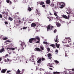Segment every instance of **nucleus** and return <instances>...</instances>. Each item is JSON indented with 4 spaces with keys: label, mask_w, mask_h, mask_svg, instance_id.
<instances>
[{
    "label": "nucleus",
    "mask_w": 74,
    "mask_h": 74,
    "mask_svg": "<svg viewBox=\"0 0 74 74\" xmlns=\"http://www.w3.org/2000/svg\"><path fill=\"white\" fill-rule=\"evenodd\" d=\"M28 10L30 12L32 10V8L29 7V6L28 7Z\"/></svg>",
    "instance_id": "nucleus-28"
},
{
    "label": "nucleus",
    "mask_w": 74,
    "mask_h": 74,
    "mask_svg": "<svg viewBox=\"0 0 74 74\" xmlns=\"http://www.w3.org/2000/svg\"><path fill=\"white\" fill-rule=\"evenodd\" d=\"M55 62L56 63H57V64H59V62L58 61V60H55Z\"/></svg>",
    "instance_id": "nucleus-24"
},
{
    "label": "nucleus",
    "mask_w": 74,
    "mask_h": 74,
    "mask_svg": "<svg viewBox=\"0 0 74 74\" xmlns=\"http://www.w3.org/2000/svg\"><path fill=\"white\" fill-rule=\"evenodd\" d=\"M51 5L52 6H54V3H51Z\"/></svg>",
    "instance_id": "nucleus-48"
},
{
    "label": "nucleus",
    "mask_w": 74,
    "mask_h": 74,
    "mask_svg": "<svg viewBox=\"0 0 74 74\" xmlns=\"http://www.w3.org/2000/svg\"><path fill=\"white\" fill-rule=\"evenodd\" d=\"M40 47L41 49H42V50H43L44 48H43V47H42V46H41V47Z\"/></svg>",
    "instance_id": "nucleus-38"
},
{
    "label": "nucleus",
    "mask_w": 74,
    "mask_h": 74,
    "mask_svg": "<svg viewBox=\"0 0 74 74\" xmlns=\"http://www.w3.org/2000/svg\"><path fill=\"white\" fill-rule=\"evenodd\" d=\"M10 0H6V2H7V3H10Z\"/></svg>",
    "instance_id": "nucleus-36"
},
{
    "label": "nucleus",
    "mask_w": 74,
    "mask_h": 74,
    "mask_svg": "<svg viewBox=\"0 0 74 74\" xmlns=\"http://www.w3.org/2000/svg\"><path fill=\"white\" fill-rule=\"evenodd\" d=\"M38 9H36V12H37V14H38L39 16H40V13L39 12H38Z\"/></svg>",
    "instance_id": "nucleus-22"
},
{
    "label": "nucleus",
    "mask_w": 74,
    "mask_h": 74,
    "mask_svg": "<svg viewBox=\"0 0 74 74\" xmlns=\"http://www.w3.org/2000/svg\"><path fill=\"white\" fill-rule=\"evenodd\" d=\"M8 39V38L5 37V38H3V40H6L7 39Z\"/></svg>",
    "instance_id": "nucleus-35"
},
{
    "label": "nucleus",
    "mask_w": 74,
    "mask_h": 74,
    "mask_svg": "<svg viewBox=\"0 0 74 74\" xmlns=\"http://www.w3.org/2000/svg\"><path fill=\"white\" fill-rule=\"evenodd\" d=\"M56 18H57L58 19H60V17L59 16H58V15L56 17Z\"/></svg>",
    "instance_id": "nucleus-31"
},
{
    "label": "nucleus",
    "mask_w": 74,
    "mask_h": 74,
    "mask_svg": "<svg viewBox=\"0 0 74 74\" xmlns=\"http://www.w3.org/2000/svg\"><path fill=\"white\" fill-rule=\"evenodd\" d=\"M5 62H6V61H7L6 60H5Z\"/></svg>",
    "instance_id": "nucleus-64"
},
{
    "label": "nucleus",
    "mask_w": 74,
    "mask_h": 74,
    "mask_svg": "<svg viewBox=\"0 0 74 74\" xmlns=\"http://www.w3.org/2000/svg\"><path fill=\"white\" fill-rule=\"evenodd\" d=\"M72 71H74V68L72 69Z\"/></svg>",
    "instance_id": "nucleus-61"
},
{
    "label": "nucleus",
    "mask_w": 74,
    "mask_h": 74,
    "mask_svg": "<svg viewBox=\"0 0 74 74\" xmlns=\"http://www.w3.org/2000/svg\"><path fill=\"white\" fill-rule=\"evenodd\" d=\"M7 49L8 50L9 49L10 50H14L15 48L14 47H7Z\"/></svg>",
    "instance_id": "nucleus-11"
},
{
    "label": "nucleus",
    "mask_w": 74,
    "mask_h": 74,
    "mask_svg": "<svg viewBox=\"0 0 74 74\" xmlns=\"http://www.w3.org/2000/svg\"><path fill=\"white\" fill-rule=\"evenodd\" d=\"M5 24H8V22H7V21H6L5 22Z\"/></svg>",
    "instance_id": "nucleus-37"
},
{
    "label": "nucleus",
    "mask_w": 74,
    "mask_h": 74,
    "mask_svg": "<svg viewBox=\"0 0 74 74\" xmlns=\"http://www.w3.org/2000/svg\"><path fill=\"white\" fill-rule=\"evenodd\" d=\"M35 49L37 50V51H40V49L38 47H36Z\"/></svg>",
    "instance_id": "nucleus-25"
},
{
    "label": "nucleus",
    "mask_w": 74,
    "mask_h": 74,
    "mask_svg": "<svg viewBox=\"0 0 74 74\" xmlns=\"http://www.w3.org/2000/svg\"><path fill=\"white\" fill-rule=\"evenodd\" d=\"M58 4H59V2H57V6H58Z\"/></svg>",
    "instance_id": "nucleus-59"
},
{
    "label": "nucleus",
    "mask_w": 74,
    "mask_h": 74,
    "mask_svg": "<svg viewBox=\"0 0 74 74\" xmlns=\"http://www.w3.org/2000/svg\"><path fill=\"white\" fill-rule=\"evenodd\" d=\"M2 60V58H0V61H1Z\"/></svg>",
    "instance_id": "nucleus-57"
},
{
    "label": "nucleus",
    "mask_w": 74,
    "mask_h": 74,
    "mask_svg": "<svg viewBox=\"0 0 74 74\" xmlns=\"http://www.w3.org/2000/svg\"><path fill=\"white\" fill-rule=\"evenodd\" d=\"M8 55H9L8 54H6V55H5V57H7V56H8Z\"/></svg>",
    "instance_id": "nucleus-55"
},
{
    "label": "nucleus",
    "mask_w": 74,
    "mask_h": 74,
    "mask_svg": "<svg viewBox=\"0 0 74 74\" xmlns=\"http://www.w3.org/2000/svg\"><path fill=\"white\" fill-rule=\"evenodd\" d=\"M8 61H11V60H9L8 58H7Z\"/></svg>",
    "instance_id": "nucleus-54"
},
{
    "label": "nucleus",
    "mask_w": 74,
    "mask_h": 74,
    "mask_svg": "<svg viewBox=\"0 0 74 74\" xmlns=\"http://www.w3.org/2000/svg\"><path fill=\"white\" fill-rule=\"evenodd\" d=\"M45 58H42V61H43L44 60H45Z\"/></svg>",
    "instance_id": "nucleus-44"
},
{
    "label": "nucleus",
    "mask_w": 74,
    "mask_h": 74,
    "mask_svg": "<svg viewBox=\"0 0 74 74\" xmlns=\"http://www.w3.org/2000/svg\"><path fill=\"white\" fill-rule=\"evenodd\" d=\"M36 40V38H30L29 39V42L31 43H32L33 42H34L35 40Z\"/></svg>",
    "instance_id": "nucleus-2"
},
{
    "label": "nucleus",
    "mask_w": 74,
    "mask_h": 74,
    "mask_svg": "<svg viewBox=\"0 0 74 74\" xmlns=\"http://www.w3.org/2000/svg\"><path fill=\"white\" fill-rule=\"evenodd\" d=\"M47 56L48 58L49 59H51L52 58V55L50 53H48L47 54Z\"/></svg>",
    "instance_id": "nucleus-7"
},
{
    "label": "nucleus",
    "mask_w": 74,
    "mask_h": 74,
    "mask_svg": "<svg viewBox=\"0 0 74 74\" xmlns=\"http://www.w3.org/2000/svg\"><path fill=\"white\" fill-rule=\"evenodd\" d=\"M11 71H7V73H10Z\"/></svg>",
    "instance_id": "nucleus-39"
},
{
    "label": "nucleus",
    "mask_w": 74,
    "mask_h": 74,
    "mask_svg": "<svg viewBox=\"0 0 74 74\" xmlns=\"http://www.w3.org/2000/svg\"><path fill=\"white\" fill-rule=\"evenodd\" d=\"M56 25H57V27H60L61 25L59 23H57Z\"/></svg>",
    "instance_id": "nucleus-19"
},
{
    "label": "nucleus",
    "mask_w": 74,
    "mask_h": 74,
    "mask_svg": "<svg viewBox=\"0 0 74 74\" xmlns=\"http://www.w3.org/2000/svg\"><path fill=\"white\" fill-rule=\"evenodd\" d=\"M9 19L10 21H12V20H13V18H12V17H9Z\"/></svg>",
    "instance_id": "nucleus-29"
},
{
    "label": "nucleus",
    "mask_w": 74,
    "mask_h": 74,
    "mask_svg": "<svg viewBox=\"0 0 74 74\" xmlns=\"http://www.w3.org/2000/svg\"><path fill=\"white\" fill-rule=\"evenodd\" d=\"M63 18H66V19H68V17L66 15H65L64 14H63L62 16Z\"/></svg>",
    "instance_id": "nucleus-12"
},
{
    "label": "nucleus",
    "mask_w": 74,
    "mask_h": 74,
    "mask_svg": "<svg viewBox=\"0 0 74 74\" xmlns=\"http://www.w3.org/2000/svg\"><path fill=\"white\" fill-rule=\"evenodd\" d=\"M21 46L22 49H24V47H25L26 45L25 44V43L24 42H21Z\"/></svg>",
    "instance_id": "nucleus-3"
},
{
    "label": "nucleus",
    "mask_w": 74,
    "mask_h": 74,
    "mask_svg": "<svg viewBox=\"0 0 74 74\" xmlns=\"http://www.w3.org/2000/svg\"><path fill=\"white\" fill-rule=\"evenodd\" d=\"M3 14H5V15H7L8 14V12H2Z\"/></svg>",
    "instance_id": "nucleus-20"
},
{
    "label": "nucleus",
    "mask_w": 74,
    "mask_h": 74,
    "mask_svg": "<svg viewBox=\"0 0 74 74\" xmlns=\"http://www.w3.org/2000/svg\"><path fill=\"white\" fill-rule=\"evenodd\" d=\"M57 29H55L54 31V32L55 33L56 32H57Z\"/></svg>",
    "instance_id": "nucleus-47"
},
{
    "label": "nucleus",
    "mask_w": 74,
    "mask_h": 74,
    "mask_svg": "<svg viewBox=\"0 0 74 74\" xmlns=\"http://www.w3.org/2000/svg\"><path fill=\"white\" fill-rule=\"evenodd\" d=\"M66 13H67V14H69V13L68 12H66Z\"/></svg>",
    "instance_id": "nucleus-63"
},
{
    "label": "nucleus",
    "mask_w": 74,
    "mask_h": 74,
    "mask_svg": "<svg viewBox=\"0 0 74 74\" xmlns=\"http://www.w3.org/2000/svg\"><path fill=\"white\" fill-rule=\"evenodd\" d=\"M50 2V0H47L46 1V3L47 4H49Z\"/></svg>",
    "instance_id": "nucleus-16"
},
{
    "label": "nucleus",
    "mask_w": 74,
    "mask_h": 74,
    "mask_svg": "<svg viewBox=\"0 0 74 74\" xmlns=\"http://www.w3.org/2000/svg\"><path fill=\"white\" fill-rule=\"evenodd\" d=\"M17 0H14V3H15V2H17Z\"/></svg>",
    "instance_id": "nucleus-53"
},
{
    "label": "nucleus",
    "mask_w": 74,
    "mask_h": 74,
    "mask_svg": "<svg viewBox=\"0 0 74 74\" xmlns=\"http://www.w3.org/2000/svg\"><path fill=\"white\" fill-rule=\"evenodd\" d=\"M53 74H60V72H57V71H54L53 72Z\"/></svg>",
    "instance_id": "nucleus-13"
},
{
    "label": "nucleus",
    "mask_w": 74,
    "mask_h": 74,
    "mask_svg": "<svg viewBox=\"0 0 74 74\" xmlns=\"http://www.w3.org/2000/svg\"><path fill=\"white\" fill-rule=\"evenodd\" d=\"M50 46H52L53 48H55L56 47V46L55 45H54V44H52L51 45H50Z\"/></svg>",
    "instance_id": "nucleus-21"
},
{
    "label": "nucleus",
    "mask_w": 74,
    "mask_h": 74,
    "mask_svg": "<svg viewBox=\"0 0 74 74\" xmlns=\"http://www.w3.org/2000/svg\"><path fill=\"white\" fill-rule=\"evenodd\" d=\"M27 28V27H23V29H26Z\"/></svg>",
    "instance_id": "nucleus-40"
},
{
    "label": "nucleus",
    "mask_w": 74,
    "mask_h": 74,
    "mask_svg": "<svg viewBox=\"0 0 74 74\" xmlns=\"http://www.w3.org/2000/svg\"><path fill=\"white\" fill-rule=\"evenodd\" d=\"M64 74H67V72H64Z\"/></svg>",
    "instance_id": "nucleus-52"
},
{
    "label": "nucleus",
    "mask_w": 74,
    "mask_h": 74,
    "mask_svg": "<svg viewBox=\"0 0 74 74\" xmlns=\"http://www.w3.org/2000/svg\"><path fill=\"white\" fill-rule=\"evenodd\" d=\"M42 7H45V5H43H43L42 6Z\"/></svg>",
    "instance_id": "nucleus-50"
},
{
    "label": "nucleus",
    "mask_w": 74,
    "mask_h": 74,
    "mask_svg": "<svg viewBox=\"0 0 74 74\" xmlns=\"http://www.w3.org/2000/svg\"><path fill=\"white\" fill-rule=\"evenodd\" d=\"M0 38L1 39H3V36H0Z\"/></svg>",
    "instance_id": "nucleus-46"
},
{
    "label": "nucleus",
    "mask_w": 74,
    "mask_h": 74,
    "mask_svg": "<svg viewBox=\"0 0 74 74\" xmlns=\"http://www.w3.org/2000/svg\"><path fill=\"white\" fill-rule=\"evenodd\" d=\"M64 5L63 4L61 5V6H60V8H61V9H62L64 7Z\"/></svg>",
    "instance_id": "nucleus-26"
},
{
    "label": "nucleus",
    "mask_w": 74,
    "mask_h": 74,
    "mask_svg": "<svg viewBox=\"0 0 74 74\" xmlns=\"http://www.w3.org/2000/svg\"><path fill=\"white\" fill-rule=\"evenodd\" d=\"M16 26H18L19 25V24H16Z\"/></svg>",
    "instance_id": "nucleus-58"
},
{
    "label": "nucleus",
    "mask_w": 74,
    "mask_h": 74,
    "mask_svg": "<svg viewBox=\"0 0 74 74\" xmlns=\"http://www.w3.org/2000/svg\"><path fill=\"white\" fill-rule=\"evenodd\" d=\"M47 66H49V67H50L51 68H49V69L50 70H52L53 68H52L53 67V66L52 65V64H50V63H48V64H47Z\"/></svg>",
    "instance_id": "nucleus-5"
},
{
    "label": "nucleus",
    "mask_w": 74,
    "mask_h": 74,
    "mask_svg": "<svg viewBox=\"0 0 74 74\" xmlns=\"http://www.w3.org/2000/svg\"><path fill=\"white\" fill-rule=\"evenodd\" d=\"M62 2H58V4L60 5H61V4L62 3Z\"/></svg>",
    "instance_id": "nucleus-43"
},
{
    "label": "nucleus",
    "mask_w": 74,
    "mask_h": 74,
    "mask_svg": "<svg viewBox=\"0 0 74 74\" xmlns=\"http://www.w3.org/2000/svg\"><path fill=\"white\" fill-rule=\"evenodd\" d=\"M34 56H33V55H32V57H31L29 59V60L31 61H32V62H34Z\"/></svg>",
    "instance_id": "nucleus-4"
},
{
    "label": "nucleus",
    "mask_w": 74,
    "mask_h": 74,
    "mask_svg": "<svg viewBox=\"0 0 74 74\" xmlns=\"http://www.w3.org/2000/svg\"><path fill=\"white\" fill-rule=\"evenodd\" d=\"M71 39H70L68 38H66V37H65V39H63L62 40V42H63L64 43H67V42L68 41V44H66V45H65V44H64V46H67V47H69L70 46V45L71 44V43L70 44V42L71 41Z\"/></svg>",
    "instance_id": "nucleus-1"
},
{
    "label": "nucleus",
    "mask_w": 74,
    "mask_h": 74,
    "mask_svg": "<svg viewBox=\"0 0 74 74\" xmlns=\"http://www.w3.org/2000/svg\"><path fill=\"white\" fill-rule=\"evenodd\" d=\"M56 47L58 48H59V46H60V44H57V43H56Z\"/></svg>",
    "instance_id": "nucleus-23"
},
{
    "label": "nucleus",
    "mask_w": 74,
    "mask_h": 74,
    "mask_svg": "<svg viewBox=\"0 0 74 74\" xmlns=\"http://www.w3.org/2000/svg\"><path fill=\"white\" fill-rule=\"evenodd\" d=\"M35 38V41H36V40L37 39H38V40L37 41V42H36V43H39L40 42V39L39 37H36Z\"/></svg>",
    "instance_id": "nucleus-6"
},
{
    "label": "nucleus",
    "mask_w": 74,
    "mask_h": 74,
    "mask_svg": "<svg viewBox=\"0 0 74 74\" xmlns=\"http://www.w3.org/2000/svg\"><path fill=\"white\" fill-rule=\"evenodd\" d=\"M47 50L48 51H50V48H49V47H48L47 49Z\"/></svg>",
    "instance_id": "nucleus-33"
},
{
    "label": "nucleus",
    "mask_w": 74,
    "mask_h": 74,
    "mask_svg": "<svg viewBox=\"0 0 74 74\" xmlns=\"http://www.w3.org/2000/svg\"><path fill=\"white\" fill-rule=\"evenodd\" d=\"M53 26H51V29H53Z\"/></svg>",
    "instance_id": "nucleus-51"
},
{
    "label": "nucleus",
    "mask_w": 74,
    "mask_h": 74,
    "mask_svg": "<svg viewBox=\"0 0 74 74\" xmlns=\"http://www.w3.org/2000/svg\"><path fill=\"white\" fill-rule=\"evenodd\" d=\"M43 43L44 44H45L46 45H47L48 44V43L47 42H45V41L43 42Z\"/></svg>",
    "instance_id": "nucleus-32"
},
{
    "label": "nucleus",
    "mask_w": 74,
    "mask_h": 74,
    "mask_svg": "<svg viewBox=\"0 0 74 74\" xmlns=\"http://www.w3.org/2000/svg\"><path fill=\"white\" fill-rule=\"evenodd\" d=\"M36 26V24L35 23H32L31 24V27H34Z\"/></svg>",
    "instance_id": "nucleus-9"
},
{
    "label": "nucleus",
    "mask_w": 74,
    "mask_h": 74,
    "mask_svg": "<svg viewBox=\"0 0 74 74\" xmlns=\"http://www.w3.org/2000/svg\"><path fill=\"white\" fill-rule=\"evenodd\" d=\"M55 42H59V40L58 39V38H56L55 40Z\"/></svg>",
    "instance_id": "nucleus-27"
},
{
    "label": "nucleus",
    "mask_w": 74,
    "mask_h": 74,
    "mask_svg": "<svg viewBox=\"0 0 74 74\" xmlns=\"http://www.w3.org/2000/svg\"><path fill=\"white\" fill-rule=\"evenodd\" d=\"M7 70V69H3L1 71V73H5L6 71Z\"/></svg>",
    "instance_id": "nucleus-10"
},
{
    "label": "nucleus",
    "mask_w": 74,
    "mask_h": 74,
    "mask_svg": "<svg viewBox=\"0 0 74 74\" xmlns=\"http://www.w3.org/2000/svg\"><path fill=\"white\" fill-rule=\"evenodd\" d=\"M6 41L7 42H11L10 40H6Z\"/></svg>",
    "instance_id": "nucleus-42"
},
{
    "label": "nucleus",
    "mask_w": 74,
    "mask_h": 74,
    "mask_svg": "<svg viewBox=\"0 0 74 74\" xmlns=\"http://www.w3.org/2000/svg\"><path fill=\"white\" fill-rule=\"evenodd\" d=\"M36 31H37V32H38V31H39L38 30V29H36Z\"/></svg>",
    "instance_id": "nucleus-62"
},
{
    "label": "nucleus",
    "mask_w": 74,
    "mask_h": 74,
    "mask_svg": "<svg viewBox=\"0 0 74 74\" xmlns=\"http://www.w3.org/2000/svg\"><path fill=\"white\" fill-rule=\"evenodd\" d=\"M47 18H48L49 19V21H50V20H51V18H50L49 17H47Z\"/></svg>",
    "instance_id": "nucleus-56"
},
{
    "label": "nucleus",
    "mask_w": 74,
    "mask_h": 74,
    "mask_svg": "<svg viewBox=\"0 0 74 74\" xmlns=\"http://www.w3.org/2000/svg\"><path fill=\"white\" fill-rule=\"evenodd\" d=\"M20 73V71L19 69H18L17 70V71H16V74H19Z\"/></svg>",
    "instance_id": "nucleus-18"
},
{
    "label": "nucleus",
    "mask_w": 74,
    "mask_h": 74,
    "mask_svg": "<svg viewBox=\"0 0 74 74\" xmlns=\"http://www.w3.org/2000/svg\"><path fill=\"white\" fill-rule=\"evenodd\" d=\"M51 25L50 24H49L48 25H47V31H48V30H50V31H51Z\"/></svg>",
    "instance_id": "nucleus-8"
},
{
    "label": "nucleus",
    "mask_w": 74,
    "mask_h": 74,
    "mask_svg": "<svg viewBox=\"0 0 74 74\" xmlns=\"http://www.w3.org/2000/svg\"><path fill=\"white\" fill-rule=\"evenodd\" d=\"M10 4H12V2L11 1H10Z\"/></svg>",
    "instance_id": "nucleus-60"
},
{
    "label": "nucleus",
    "mask_w": 74,
    "mask_h": 74,
    "mask_svg": "<svg viewBox=\"0 0 74 74\" xmlns=\"http://www.w3.org/2000/svg\"><path fill=\"white\" fill-rule=\"evenodd\" d=\"M5 49L4 48H2V49H0V53H2V52H3L4 51Z\"/></svg>",
    "instance_id": "nucleus-17"
},
{
    "label": "nucleus",
    "mask_w": 74,
    "mask_h": 74,
    "mask_svg": "<svg viewBox=\"0 0 74 74\" xmlns=\"http://www.w3.org/2000/svg\"><path fill=\"white\" fill-rule=\"evenodd\" d=\"M56 52V53H58V50L57 49H56V51H55Z\"/></svg>",
    "instance_id": "nucleus-41"
},
{
    "label": "nucleus",
    "mask_w": 74,
    "mask_h": 74,
    "mask_svg": "<svg viewBox=\"0 0 74 74\" xmlns=\"http://www.w3.org/2000/svg\"><path fill=\"white\" fill-rule=\"evenodd\" d=\"M38 4H40V5H43V4H44V3L43 2H38Z\"/></svg>",
    "instance_id": "nucleus-15"
},
{
    "label": "nucleus",
    "mask_w": 74,
    "mask_h": 74,
    "mask_svg": "<svg viewBox=\"0 0 74 74\" xmlns=\"http://www.w3.org/2000/svg\"><path fill=\"white\" fill-rule=\"evenodd\" d=\"M41 62H42L41 59V58H40L37 61V62L38 63H39V64H40Z\"/></svg>",
    "instance_id": "nucleus-14"
},
{
    "label": "nucleus",
    "mask_w": 74,
    "mask_h": 74,
    "mask_svg": "<svg viewBox=\"0 0 74 74\" xmlns=\"http://www.w3.org/2000/svg\"><path fill=\"white\" fill-rule=\"evenodd\" d=\"M54 15L56 16V17L57 16H58V14H57L56 13V12H55L54 13Z\"/></svg>",
    "instance_id": "nucleus-34"
},
{
    "label": "nucleus",
    "mask_w": 74,
    "mask_h": 74,
    "mask_svg": "<svg viewBox=\"0 0 74 74\" xmlns=\"http://www.w3.org/2000/svg\"><path fill=\"white\" fill-rule=\"evenodd\" d=\"M69 74H74V72H70L69 73Z\"/></svg>",
    "instance_id": "nucleus-30"
},
{
    "label": "nucleus",
    "mask_w": 74,
    "mask_h": 74,
    "mask_svg": "<svg viewBox=\"0 0 74 74\" xmlns=\"http://www.w3.org/2000/svg\"><path fill=\"white\" fill-rule=\"evenodd\" d=\"M0 17L1 18H2L3 17L2 15L1 14H0Z\"/></svg>",
    "instance_id": "nucleus-45"
},
{
    "label": "nucleus",
    "mask_w": 74,
    "mask_h": 74,
    "mask_svg": "<svg viewBox=\"0 0 74 74\" xmlns=\"http://www.w3.org/2000/svg\"><path fill=\"white\" fill-rule=\"evenodd\" d=\"M67 17H68V18L69 19V18H70V16H69V15H68Z\"/></svg>",
    "instance_id": "nucleus-49"
}]
</instances>
